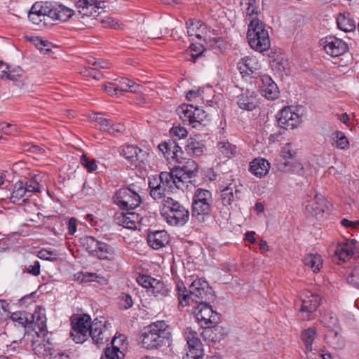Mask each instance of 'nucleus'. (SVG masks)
<instances>
[{"label": "nucleus", "mask_w": 359, "mask_h": 359, "mask_svg": "<svg viewBox=\"0 0 359 359\" xmlns=\"http://www.w3.org/2000/svg\"><path fill=\"white\" fill-rule=\"evenodd\" d=\"M108 322L104 318H96L91 321L88 314H83L72 320L71 336L77 344H82L87 340L88 336L91 337L94 344L97 346L107 342L111 334L108 329Z\"/></svg>", "instance_id": "1"}, {"label": "nucleus", "mask_w": 359, "mask_h": 359, "mask_svg": "<svg viewBox=\"0 0 359 359\" xmlns=\"http://www.w3.org/2000/svg\"><path fill=\"white\" fill-rule=\"evenodd\" d=\"M177 296L179 304L184 307L189 304V301L196 304L211 302L215 299V294L208 283L203 278H196L189 285L187 290L182 281L176 284Z\"/></svg>", "instance_id": "2"}, {"label": "nucleus", "mask_w": 359, "mask_h": 359, "mask_svg": "<svg viewBox=\"0 0 359 359\" xmlns=\"http://www.w3.org/2000/svg\"><path fill=\"white\" fill-rule=\"evenodd\" d=\"M172 334L163 320L156 321L144 327L140 334L142 346L148 350L170 346Z\"/></svg>", "instance_id": "3"}, {"label": "nucleus", "mask_w": 359, "mask_h": 359, "mask_svg": "<svg viewBox=\"0 0 359 359\" xmlns=\"http://www.w3.org/2000/svg\"><path fill=\"white\" fill-rule=\"evenodd\" d=\"M161 215L171 226H182L189 219V210L178 201L167 197L161 201Z\"/></svg>", "instance_id": "4"}, {"label": "nucleus", "mask_w": 359, "mask_h": 359, "mask_svg": "<svg viewBox=\"0 0 359 359\" xmlns=\"http://www.w3.org/2000/svg\"><path fill=\"white\" fill-rule=\"evenodd\" d=\"M149 194L154 200L163 201L166 198V194L172 193L177 189L173 169L149 177Z\"/></svg>", "instance_id": "5"}, {"label": "nucleus", "mask_w": 359, "mask_h": 359, "mask_svg": "<svg viewBox=\"0 0 359 359\" xmlns=\"http://www.w3.org/2000/svg\"><path fill=\"white\" fill-rule=\"evenodd\" d=\"M247 39L250 46L259 53L270 48L271 41L266 25L258 18H252L248 25Z\"/></svg>", "instance_id": "6"}, {"label": "nucleus", "mask_w": 359, "mask_h": 359, "mask_svg": "<svg viewBox=\"0 0 359 359\" xmlns=\"http://www.w3.org/2000/svg\"><path fill=\"white\" fill-rule=\"evenodd\" d=\"M213 198L212 193L205 189H197L192 197L191 215L199 222H204L211 215Z\"/></svg>", "instance_id": "7"}, {"label": "nucleus", "mask_w": 359, "mask_h": 359, "mask_svg": "<svg viewBox=\"0 0 359 359\" xmlns=\"http://www.w3.org/2000/svg\"><path fill=\"white\" fill-rule=\"evenodd\" d=\"M141 189L135 184L122 187L117 190L113 196L114 203L123 210H133L142 203L139 194Z\"/></svg>", "instance_id": "8"}, {"label": "nucleus", "mask_w": 359, "mask_h": 359, "mask_svg": "<svg viewBox=\"0 0 359 359\" xmlns=\"http://www.w3.org/2000/svg\"><path fill=\"white\" fill-rule=\"evenodd\" d=\"M137 282L140 285L147 290L149 295H153L158 299H163L169 295L170 289L164 282L149 275H139L137 278Z\"/></svg>", "instance_id": "9"}, {"label": "nucleus", "mask_w": 359, "mask_h": 359, "mask_svg": "<svg viewBox=\"0 0 359 359\" xmlns=\"http://www.w3.org/2000/svg\"><path fill=\"white\" fill-rule=\"evenodd\" d=\"M210 302L198 304L194 313L201 327H208L212 324H218L221 320V316L214 311L210 304Z\"/></svg>", "instance_id": "10"}, {"label": "nucleus", "mask_w": 359, "mask_h": 359, "mask_svg": "<svg viewBox=\"0 0 359 359\" xmlns=\"http://www.w3.org/2000/svg\"><path fill=\"white\" fill-rule=\"evenodd\" d=\"M184 337L188 345V351L183 359H203V344L198 333L191 327H187Z\"/></svg>", "instance_id": "11"}, {"label": "nucleus", "mask_w": 359, "mask_h": 359, "mask_svg": "<svg viewBox=\"0 0 359 359\" xmlns=\"http://www.w3.org/2000/svg\"><path fill=\"white\" fill-rule=\"evenodd\" d=\"M320 46L325 53L332 57H339L348 50L347 43L333 35L327 36L320 40Z\"/></svg>", "instance_id": "12"}, {"label": "nucleus", "mask_w": 359, "mask_h": 359, "mask_svg": "<svg viewBox=\"0 0 359 359\" xmlns=\"http://www.w3.org/2000/svg\"><path fill=\"white\" fill-rule=\"evenodd\" d=\"M77 8L78 18L81 19L87 18H95L101 13L105 7L104 2L97 0H77L75 1Z\"/></svg>", "instance_id": "13"}, {"label": "nucleus", "mask_w": 359, "mask_h": 359, "mask_svg": "<svg viewBox=\"0 0 359 359\" xmlns=\"http://www.w3.org/2000/svg\"><path fill=\"white\" fill-rule=\"evenodd\" d=\"M295 154L296 152L292 149V144L287 143L281 150V159L278 163V169L283 172L303 171L304 167L302 163L296 162L294 165H291V161L294 159Z\"/></svg>", "instance_id": "14"}, {"label": "nucleus", "mask_w": 359, "mask_h": 359, "mask_svg": "<svg viewBox=\"0 0 359 359\" xmlns=\"http://www.w3.org/2000/svg\"><path fill=\"white\" fill-rule=\"evenodd\" d=\"M278 127L282 130L294 129L302 122L301 116L295 113L292 107H285L276 116Z\"/></svg>", "instance_id": "15"}, {"label": "nucleus", "mask_w": 359, "mask_h": 359, "mask_svg": "<svg viewBox=\"0 0 359 359\" xmlns=\"http://www.w3.org/2000/svg\"><path fill=\"white\" fill-rule=\"evenodd\" d=\"M28 18L33 24L40 27L49 24L47 2H36L28 13Z\"/></svg>", "instance_id": "16"}, {"label": "nucleus", "mask_w": 359, "mask_h": 359, "mask_svg": "<svg viewBox=\"0 0 359 359\" xmlns=\"http://www.w3.org/2000/svg\"><path fill=\"white\" fill-rule=\"evenodd\" d=\"M305 210L311 216L320 219L324 213L329 212L330 204L323 196L316 194L313 199L307 201Z\"/></svg>", "instance_id": "17"}, {"label": "nucleus", "mask_w": 359, "mask_h": 359, "mask_svg": "<svg viewBox=\"0 0 359 359\" xmlns=\"http://www.w3.org/2000/svg\"><path fill=\"white\" fill-rule=\"evenodd\" d=\"M116 224L129 229H136L142 222L143 217L135 212L126 210V212H116L114 217Z\"/></svg>", "instance_id": "18"}, {"label": "nucleus", "mask_w": 359, "mask_h": 359, "mask_svg": "<svg viewBox=\"0 0 359 359\" xmlns=\"http://www.w3.org/2000/svg\"><path fill=\"white\" fill-rule=\"evenodd\" d=\"M260 65L254 57H245L237 64V68L242 76L259 79Z\"/></svg>", "instance_id": "19"}, {"label": "nucleus", "mask_w": 359, "mask_h": 359, "mask_svg": "<svg viewBox=\"0 0 359 359\" xmlns=\"http://www.w3.org/2000/svg\"><path fill=\"white\" fill-rule=\"evenodd\" d=\"M49 19L53 20L67 21L73 15L74 11L62 4L47 2Z\"/></svg>", "instance_id": "20"}, {"label": "nucleus", "mask_w": 359, "mask_h": 359, "mask_svg": "<svg viewBox=\"0 0 359 359\" xmlns=\"http://www.w3.org/2000/svg\"><path fill=\"white\" fill-rule=\"evenodd\" d=\"M198 107H194L193 104H182L177 109V113L184 123H187L193 128H198L196 121L199 116Z\"/></svg>", "instance_id": "21"}, {"label": "nucleus", "mask_w": 359, "mask_h": 359, "mask_svg": "<svg viewBox=\"0 0 359 359\" xmlns=\"http://www.w3.org/2000/svg\"><path fill=\"white\" fill-rule=\"evenodd\" d=\"M260 81L261 94L268 100H273L278 97L279 89L276 83L268 75H261Z\"/></svg>", "instance_id": "22"}, {"label": "nucleus", "mask_w": 359, "mask_h": 359, "mask_svg": "<svg viewBox=\"0 0 359 359\" xmlns=\"http://www.w3.org/2000/svg\"><path fill=\"white\" fill-rule=\"evenodd\" d=\"M353 250L358 252V243L355 239L346 240L337 245L334 255L340 261L344 262L353 256Z\"/></svg>", "instance_id": "23"}, {"label": "nucleus", "mask_w": 359, "mask_h": 359, "mask_svg": "<svg viewBox=\"0 0 359 359\" xmlns=\"http://www.w3.org/2000/svg\"><path fill=\"white\" fill-rule=\"evenodd\" d=\"M311 295L306 296L302 299L300 312L302 313V320H308L310 319L311 314L316 311L320 305V298L318 294L311 293Z\"/></svg>", "instance_id": "24"}, {"label": "nucleus", "mask_w": 359, "mask_h": 359, "mask_svg": "<svg viewBox=\"0 0 359 359\" xmlns=\"http://www.w3.org/2000/svg\"><path fill=\"white\" fill-rule=\"evenodd\" d=\"M147 243L154 250L161 249L169 243L170 237L164 231H149L147 234Z\"/></svg>", "instance_id": "25"}, {"label": "nucleus", "mask_w": 359, "mask_h": 359, "mask_svg": "<svg viewBox=\"0 0 359 359\" xmlns=\"http://www.w3.org/2000/svg\"><path fill=\"white\" fill-rule=\"evenodd\" d=\"M95 121L100 124L101 130L114 136L122 135L126 131V127L123 124L114 123L111 120L102 116L96 117Z\"/></svg>", "instance_id": "26"}, {"label": "nucleus", "mask_w": 359, "mask_h": 359, "mask_svg": "<svg viewBox=\"0 0 359 359\" xmlns=\"http://www.w3.org/2000/svg\"><path fill=\"white\" fill-rule=\"evenodd\" d=\"M121 154L133 163L138 161H143L147 154L137 146L127 144L123 146Z\"/></svg>", "instance_id": "27"}, {"label": "nucleus", "mask_w": 359, "mask_h": 359, "mask_svg": "<svg viewBox=\"0 0 359 359\" xmlns=\"http://www.w3.org/2000/svg\"><path fill=\"white\" fill-rule=\"evenodd\" d=\"M187 33L189 36H195L199 39L206 40V31L208 27L205 23L201 20L189 19L187 22Z\"/></svg>", "instance_id": "28"}, {"label": "nucleus", "mask_w": 359, "mask_h": 359, "mask_svg": "<svg viewBox=\"0 0 359 359\" xmlns=\"http://www.w3.org/2000/svg\"><path fill=\"white\" fill-rule=\"evenodd\" d=\"M241 190L232 184H229L221 191V200L224 206L230 205L233 202L241 199Z\"/></svg>", "instance_id": "29"}, {"label": "nucleus", "mask_w": 359, "mask_h": 359, "mask_svg": "<svg viewBox=\"0 0 359 359\" xmlns=\"http://www.w3.org/2000/svg\"><path fill=\"white\" fill-rule=\"evenodd\" d=\"M270 163L264 158H255L250 163L249 171L257 177L266 175L269 171Z\"/></svg>", "instance_id": "30"}, {"label": "nucleus", "mask_w": 359, "mask_h": 359, "mask_svg": "<svg viewBox=\"0 0 359 359\" xmlns=\"http://www.w3.org/2000/svg\"><path fill=\"white\" fill-rule=\"evenodd\" d=\"M184 149L190 156H200L203 154L205 147L204 143L199 140V137L196 135L187 140Z\"/></svg>", "instance_id": "31"}, {"label": "nucleus", "mask_w": 359, "mask_h": 359, "mask_svg": "<svg viewBox=\"0 0 359 359\" xmlns=\"http://www.w3.org/2000/svg\"><path fill=\"white\" fill-rule=\"evenodd\" d=\"M337 23L339 29L345 32H352L356 27L355 21L350 13H339Z\"/></svg>", "instance_id": "32"}, {"label": "nucleus", "mask_w": 359, "mask_h": 359, "mask_svg": "<svg viewBox=\"0 0 359 359\" xmlns=\"http://www.w3.org/2000/svg\"><path fill=\"white\" fill-rule=\"evenodd\" d=\"M33 321L32 323V329L34 330L37 327L41 332H43L46 330V317L45 314V310L41 306H36L33 313Z\"/></svg>", "instance_id": "33"}, {"label": "nucleus", "mask_w": 359, "mask_h": 359, "mask_svg": "<svg viewBox=\"0 0 359 359\" xmlns=\"http://www.w3.org/2000/svg\"><path fill=\"white\" fill-rule=\"evenodd\" d=\"M11 319L17 323L15 325L24 328H31L33 316H31V313L25 311H16L11 314Z\"/></svg>", "instance_id": "34"}, {"label": "nucleus", "mask_w": 359, "mask_h": 359, "mask_svg": "<svg viewBox=\"0 0 359 359\" xmlns=\"http://www.w3.org/2000/svg\"><path fill=\"white\" fill-rule=\"evenodd\" d=\"M93 256L100 259L111 260L114 259V250L110 245L99 241L95 252H93Z\"/></svg>", "instance_id": "35"}, {"label": "nucleus", "mask_w": 359, "mask_h": 359, "mask_svg": "<svg viewBox=\"0 0 359 359\" xmlns=\"http://www.w3.org/2000/svg\"><path fill=\"white\" fill-rule=\"evenodd\" d=\"M303 261L304 265L313 273L319 272L323 266L322 257L318 254H308L305 255Z\"/></svg>", "instance_id": "36"}, {"label": "nucleus", "mask_w": 359, "mask_h": 359, "mask_svg": "<svg viewBox=\"0 0 359 359\" xmlns=\"http://www.w3.org/2000/svg\"><path fill=\"white\" fill-rule=\"evenodd\" d=\"M158 147L163 153L164 157L168 161H170L173 158L175 150L179 148V145L175 140H168V141L162 142Z\"/></svg>", "instance_id": "37"}, {"label": "nucleus", "mask_w": 359, "mask_h": 359, "mask_svg": "<svg viewBox=\"0 0 359 359\" xmlns=\"http://www.w3.org/2000/svg\"><path fill=\"white\" fill-rule=\"evenodd\" d=\"M206 327L208 330L205 332L213 342L220 341L227 334L226 329L217 324H212Z\"/></svg>", "instance_id": "38"}, {"label": "nucleus", "mask_w": 359, "mask_h": 359, "mask_svg": "<svg viewBox=\"0 0 359 359\" xmlns=\"http://www.w3.org/2000/svg\"><path fill=\"white\" fill-rule=\"evenodd\" d=\"M241 4L245 7L247 16L252 19L257 18L259 0H242Z\"/></svg>", "instance_id": "39"}, {"label": "nucleus", "mask_w": 359, "mask_h": 359, "mask_svg": "<svg viewBox=\"0 0 359 359\" xmlns=\"http://www.w3.org/2000/svg\"><path fill=\"white\" fill-rule=\"evenodd\" d=\"M205 49L201 43H191L186 53V60L196 62V60L203 56Z\"/></svg>", "instance_id": "40"}, {"label": "nucleus", "mask_w": 359, "mask_h": 359, "mask_svg": "<svg viewBox=\"0 0 359 359\" xmlns=\"http://www.w3.org/2000/svg\"><path fill=\"white\" fill-rule=\"evenodd\" d=\"M118 91L137 93L140 91V86L127 78H121L116 83Z\"/></svg>", "instance_id": "41"}, {"label": "nucleus", "mask_w": 359, "mask_h": 359, "mask_svg": "<svg viewBox=\"0 0 359 359\" xmlns=\"http://www.w3.org/2000/svg\"><path fill=\"white\" fill-rule=\"evenodd\" d=\"M316 335L317 333L315 327H310L302 332L301 339L304 343L306 351H312V344Z\"/></svg>", "instance_id": "42"}, {"label": "nucleus", "mask_w": 359, "mask_h": 359, "mask_svg": "<svg viewBox=\"0 0 359 359\" xmlns=\"http://www.w3.org/2000/svg\"><path fill=\"white\" fill-rule=\"evenodd\" d=\"M172 169L177 184V189L183 190L184 188L187 187L186 184L187 182H191V179L194 177L187 175L184 172L182 171V170H179L177 168H174Z\"/></svg>", "instance_id": "43"}, {"label": "nucleus", "mask_w": 359, "mask_h": 359, "mask_svg": "<svg viewBox=\"0 0 359 359\" xmlns=\"http://www.w3.org/2000/svg\"><path fill=\"white\" fill-rule=\"evenodd\" d=\"M26 194V189L24 188L23 182L18 181L13 186L10 200L13 203H18Z\"/></svg>", "instance_id": "44"}, {"label": "nucleus", "mask_w": 359, "mask_h": 359, "mask_svg": "<svg viewBox=\"0 0 359 359\" xmlns=\"http://www.w3.org/2000/svg\"><path fill=\"white\" fill-rule=\"evenodd\" d=\"M125 354L120 351L117 346L111 345L107 346L104 350V354L100 359H123Z\"/></svg>", "instance_id": "45"}, {"label": "nucleus", "mask_w": 359, "mask_h": 359, "mask_svg": "<svg viewBox=\"0 0 359 359\" xmlns=\"http://www.w3.org/2000/svg\"><path fill=\"white\" fill-rule=\"evenodd\" d=\"M217 148L225 157L231 158L236 152V147L228 141H220L217 143Z\"/></svg>", "instance_id": "46"}, {"label": "nucleus", "mask_w": 359, "mask_h": 359, "mask_svg": "<svg viewBox=\"0 0 359 359\" xmlns=\"http://www.w3.org/2000/svg\"><path fill=\"white\" fill-rule=\"evenodd\" d=\"M184 163L182 166L177 167L179 170L184 172L189 177H195L198 172V165L197 163L191 158H186Z\"/></svg>", "instance_id": "47"}, {"label": "nucleus", "mask_w": 359, "mask_h": 359, "mask_svg": "<svg viewBox=\"0 0 359 359\" xmlns=\"http://www.w3.org/2000/svg\"><path fill=\"white\" fill-rule=\"evenodd\" d=\"M237 104L241 109L248 111H252L256 107L254 98L245 94L238 97Z\"/></svg>", "instance_id": "48"}, {"label": "nucleus", "mask_w": 359, "mask_h": 359, "mask_svg": "<svg viewBox=\"0 0 359 359\" xmlns=\"http://www.w3.org/2000/svg\"><path fill=\"white\" fill-rule=\"evenodd\" d=\"M332 139L335 142V147L340 149H346L349 147V142L345 134L339 130L332 133Z\"/></svg>", "instance_id": "49"}, {"label": "nucleus", "mask_w": 359, "mask_h": 359, "mask_svg": "<svg viewBox=\"0 0 359 359\" xmlns=\"http://www.w3.org/2000/svg\"><path fill=\"white\" fill-rule=\"evenodd\" d=\"M320 322L324 327L334 329L338 325V318L333 313L327 312L322 316Z\"/></svg>", "instance_id": "50"}, {"label": "nucleus", "mask_w": 359, "mask_h": 359, "mask_svg": "<svg viewBox=\"0 0 359 359\" xmlns=\"http://www.w3.org/2000/svg\"><path fill=\"white\" fill-rule=\"evenodd\" d=\"M6 69L1 70V74L0 76L1 79L6 78L7 79L11 81H18V78L21 76L22 69L18 68L16 70H10V67L8 65H5Z\"/></svg>", "instance_id": "51"}, {"label": "nucleus", "mask_w": 359, "mask_h": 359, "mask_svg": "<svg viewBox=\"0 0 359 359\" xmlns=\"http://www.w3.org/2000/svg\"><path fill=\"white\" fill-rule=\"evenodd\" d=\"M80 163L89 172H93L97 168L96 161L90 159L84 154L81 156Z\"/></svg>", "instance_id": "52"}, {"label": "nucleus", "mask_w": 359, "mask_h": 359, "mask_svg": "<svg viewBox=\"0 0 359 359\" xmlns=\"http://www.w3.org/2000/svg\"><path fill=\"white\" fill-rule=\"evenodd\" d=\"M99 243V240L93 236H86L83 240V245L86 250L93 256V252H95L96 247Z\"/></svg>", "instance_id": "53"}, {"label": "nucleus", "mask_w": 359, "mask_h": 359, "mask_svg": "<svg viewBox=\"0 0 359 359\" xmlns=\"http://www.w3.org/2000/svg\"><path fill=\"white\" fill-rule=\"evenodd\" d=\"M170 134L172 136V140H180L187 136L188 132L185 128L181 126H174L170 130Z\"/></svg>", "instance_id": "54"}, {"label": "nucleus", "mask_w": 359, "mask_h": 359, "mask_svg": "<svg viewBox=\"0 0 359 359\" xmlns=\"http://www.w3.org/2000/svg\"><path fill=\"white\" fill-rule=\"evenodd\" d=\"M288 62L284 59H276L272 61L271 67L273 70L278 72L281 74L285 72L287 69H288Z\"/></svg>", "instance_id": "55"}, {"label": "nucleus", "mask_w": 359, "mask_h": 359, "mask_svg": "<svg viewBox=\"0 0 359 359\" xmlns=\"http://www.w3.org/2000/svg\"><path fill=\"white\" fill-rule=\"evenodd\" d=\"M133 305L132 297L128 294H122L120 297L119 306L121 309L127 310Z\"/></svg>", "instance_id": "56"}, {"label": "nucleus", "mask_w": 359, "mask_h": 359, "mask_svg": "<svg viewBox=\"0 0 359 359\" xmlns=\"http://www.w3.org/2000/svg\"><path fill=\"white\" fill-rule=\"evenodd\" d=\"M348 283L359 288V268H354L347 277Z\"/></svg>", "instance_id": "57"}, {"label": "nucleus", "mask_w": 359, "mask_h": 359, "mask_svg": "<svg viewBox=\"0 0 359 359\" xmlns=\"http://www.w3.org/2000/svg\"><path fill=\"white\" fill-rule=\"evenodd\" d=\"M39 257L41 259L53 262L57 260V255L53 251L41 250L39 252Z\"/></svg>", "instance_id": "58"}, {"label": "nucleus", "mask_w": 359, "mask_h": 359, "mask_svg": "<svg viewBox=\"0 0 359 359\" xmlns=\"http://www.w3.org/2000/svg\"><path fill=\"white\" fill-rule=\"evenodd\" d=\"M199 116H198V120L196 121V123L198 124V128L201 126H206L208 122L210 121V118L208 114H207L203 109H198Z\"/></svg>", "instance_id": "59"}, {"label": "nucleus", "mask_w": 359, "mask_h": 359, "mask_svg": "<svg viewBox=\"0 0 359 359\" xmlns=\"http://www.w3.org/2000/svg\"><path fill=\"white\" fill-rule=\"evenodd\" d=\"M36 302V292H32L29 294H27L19 299V304L29 305Z\"/></svg>", "instance_id": "60"}, {"label": "nucleus", "mask_w": 359, "mask_h": 359, "mask_svg": "<svg viewBox=\"0 0 359 359\" xmlns=\"http://www.w3.org/2000/svg\"><path fill=\"white\" fill-rule=\"evenodd\" d=\"M24 188L27 193L39 192V184L35 181H27L24 184Z\"/></svg>", "instance_id": "61"}, {"label": "nucleus", "mask_w": 359, "mask_h": 359, "mask_svg": "<svg viewBox=\"0 0 359 359\" xmlns=\"http://www.w3.org/2000/svg\"><path fill=\"white\" fill-rule=\"evenodd\" d=\"M1 125V129L6 135H14L18 131V128L16 125L10 123H2Z\"/></svg>", "instance_id": "62"}, {"label": "nucleus", "mask_w": 359, "mask_h": 359, "mask_svg": "<svg viewBox=\"0 0 359 359\" xmlns=\"http://www.w3.org/2000/svg\"><path fill=\"white\" fill-rule=\"evenodd\" d=\"M102 88L109 95H117L118 89L116 83H108L102 86Z\"/></svg>", "instance_id": "63"}, {"label": "nucleus", "mask_w": 359, "mask_h": 359, "mask_svg": "<svg viewBox=\"0 0 359 359\" xmlns=\"http://www.w3.org/2000/svg\"><path fill=\"white\" fill-rule=\"evenodd\" d=\"M86 76H90L96 80H100L102 77V74L100 72L96 67L86 69Z\"/></svg>", "instance_id": "64"}]
</instances>
